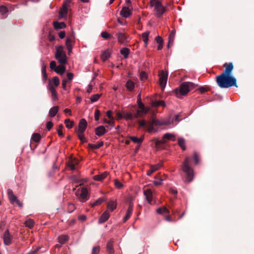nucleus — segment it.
<instances>
[{"instance_id":"nucleus-1","label":"nucleus","mask_w":254,"mask_h":254,"mask_svg":"<svg viewBox=\"0 0 254 254\" xmlns=\"http://www.w3.org/2000/svg\"><path fill=\"white\" fill-rule=\"evenodd\" d=\"M216 82L218 86L222 88L237 86L236 78L231 75L224 73H221L216 76Z\"/></svg>"},{"instance_id":"nucleus-2","label":"nucleus","mask_w":254,"mask_h":254,"mask_svg":"<svg viewBox=\"0 0 254 254\" xmlns=\"http://www.w3.org/2000/svg\"><path fill=\"white\" fill-rule=\"evenodd\" d=\"M168 5L165 6L162 5L161 0H150V6L153 9L155 14L158 16H161L166 11V8Z\"/></svg>"},{"instance_id":"nucleus-3","label":"nucleus","mask_w":254,"mask_h":254,"mask_svg":"<svg viewBox=\"0 0 254 254\" xmlns=\"http://www.w3.org/2000/svg\"><path fill=\"white\" fill-rule=\"evenodd\" d=\"M190 159L186 157L183 162L182 169L186 175V181L190 182L193 178V171L190 166Z\"/></svg>"},{"instance_id":"nucleus-4","label":"nucleus","mask_w":254,"mask_h":254,"mask_svg":"<svg viewBox=\"0 0 254 254\" xmlns=\"http://www.w3.org/2000/svg\"><path fill=\"white\" fill-rule=\"evenodd\" d=\"M193 87V84L191 82H184L180 85L179 89H176L174 91L177 97L179 95H185Z\"/></svg>"},{"instance_id":"nucleus-5","label":"nucleus","mask_w":254,"mask_h":254,"mask_svg":"<svg viewBox=\"0 0 254 254\" xmlns=\"http://www.w3.org/2000/svg\"><path fill=\"white\" fill-rule=\"evenodd\" d=\"M56 50V52L55 56L56 59L58 60L60 64H65L66 63L67 60L63 47L62 46H57Z\"/></svg>"},{"instance_id":"nucleus-6","label":"nucleus","mask_w":254,"mask_h":254,"mask_svg":"<svg viewBox=\"0 0 254 254\" xmlns=\"http://www.w3.org/2000/svg\"><path fill=\"white\" fill-rule=\"evenodd\" d=\"M137 104L138 106V109L136 114H134L135 118H137L138 116H141L142 115L146 114L149 110V108L145 107L144 104L142 103L140 99V95L138 96Z\"/></svg>"},{"instance_id":"nucleus-7","label":"nucleus","mask_w":254,"mask_h":254,"mask_svg":"<svg viewBox=\"0 0 254 254\" xmlns=\"http://www.w3.org/2000/svg\"><path fill=\"white\" fill-rule=\"evenodd\" d=\"M76 195L79 197V199L81 202H85L89 198L88 191L85 188L78 189Z\"/></svg>"},{"instance_id":"nucleus-8","label":"nucleus","mask_w":254,"mask_h":254,"mask_svg":"<svg viewBox=\"0 0 254 254\" xmlns=\"http://www.w3.org/2000/svg\"><path fill=\"white\" fill-rule=\"evenodd\" d=\"M168 73L167 71L163 70H161L159 72V83L162 90L164 89L166 86L168 78Z\"/></svg>"},{"instance_id":"nucleus-9","label":"nucleus","mask_w":254,"mask_h":254,"mask_svg":"<svg viewBox=\"0 0 254 254\" xmlns=\"http://www.w3.org/2000/svg\"><path fill=\"white\" fill-rule=\"evenodd\" d=\"M71 0H65L63 4L62 7L59 11V15L61 18H65L67 16L68 8Z\"/></svg>"},{"instance_id":"nucleus-10","label":"nucleus","mask_w":254,"mask_h":254,"mask_svg":"<svg viewBox=\"0 0 254 254\" xmlns=\"http://www.w3.org/2000/svg\"><path fill=\"white\" fill-rule=\"evenodd\" d=\"M117 36L118 42L121 44H126L130 40L128 36L124 33H119Z\"/></svg>"},{"instance_id":"nucleus-11","label":"nucleus","mask_w":254,"mask_h":254,"mask_svg":"<svg viewBox=\"0 0 254 254\" xmlns=\"http://www.w3.org/2000/svg\"><path fill=\"white\" fill-rule=\"evenodd\" d=\"M13 237L9 234L8 230H6L3 236V243L5 245H9L12 243Z\"/></svg>"},{"instance_id":"nucleus-12","label":"nucleus","mask_w":254,"mask_h":254,"mask_svg":"<svg viewBox=\"0 0 254 254\" xmlns=\"http://www.w3.org/2000/svg\"><path fill=\"white\" fill-rule=\"evenodd\" d=\"M132 13V9L129 8V5L127 6H123L121 12L120 14L125 18L129 17Z\"/></svg>"},{"instance_id":"nucleus-13","label":"nucleus","mask_w":254,"mask_h":254,"mask_svg":"<svg viewBox=\"0 0 254 254\" xmlns=\"http://www.w3.org/2000/svg\"><path fill=\"white\" fill-rule=\"evenodd\" d=\"M153 123H155V126H164L171 124L172 121L170 118L163 120L153 119Z\"/></svg>"},{"instance_id":"nucleus-14","label":"nucleus","mask_w":254,"mask_h":254,"mask_svg":"<svg viewBox=\"0 0 254 254\" xmlns=\"http://www.w3.org/2000/svg\"><path fill=\"white\" fill-rule=\"evenodd\" d=\"M48 88L51 92L52 99L54 100H58V97L57 92L56 90V88L55 87H54L53 84H52V82H50L49 83Z\"/></svg>"},{"instance_id":"nucleus-15","label":"nucleus","mask_w":254,"mask_h":254,"mask_svg":"<svg viewBox=\"0 0 254 254\" xmlns=\"http://www.w3.org/2000/svg\"><path fill=\"white\" fill-rule=\"evenodd\" d=\"M87 126L86 121L84 119H82L80 120L78 124V128L77 132L84 133Z\"/></svg>"},{"instance_id":"nucleus-16","label":"nucleus","mask_w":254,"mask_h":254,"mask_svg":"<svg viewBox=\"0 0 254 254\" xmlns=\"http://www.w3.org/2000/svg\"><path fill=\"white\" fill-rule=\"evenodd\" d=\"M79 163V160L76 158H70L67 163V166L71 170L76 169V166Z\"/></svg>"},{"instance_id":"nucleus-17","label":"nucleus","mask_w":254,"mask_h":254,"mask_svg":"<svg viewBox=\"0 0 254 254\" xmlns=\"http://www.w3.org/2000/svg\"><path fill=\"white\" fill-rule=\"evenodd\" d=\"M223 66L225 67V70L222 73H224L226 75H231V73L233 69V65L232 63H225L224 64Z\"/></svg>"},{"instance_id":"nucleus-18","label":"nucleus","mask_w":254,"mask_h":254,"mask_svg":"<svg viewBox=\"0 0 254 254\" xmlns=\"http://www.w3.org/2000/svg\"><path fill=\"white\" fill-rule=\"evenodd\" d=\"M143 193L147 202L149 204H151L153 199V193L151 190L149 189L145 190H144Z\"/></svg>"},{"instance_id":"nucleus-19","label":"nucleus","mask_w":254,"mask_h":254,"mask_svg":"<svg viewBox=\"0 0 254 254\" xmlns=\"http://www.w3.org/2000/svg\"><path fill=\"white\" fill-rule=\"evenodd\" d=\"M110 214L109 212L106 210L105 211L101 216L99 219V223H103L106 222L109 218Z\"/></svg>"},{"instance_id":"nucleus-20","label":"nucleus","mask_w":254,"mask_h":254,"mask_svg":"<svg viewBox=\"0 0 254 254\" xmlns=\"http://www.w3.org/2000/svg\"><path fill=\"white\" fill-rule=\"evenodd\" d=\"M95 131V134L99 136L104 134L107 132L105 127L102 126L97 127Z\"/></svg>"},{"instance_id":"nucleus-21","label":"nucleus","mask_w":254,"mask_h":254,"mask_svg":"<svg viewBox=\"0 0 254 254\" xmlns=\"http://www.w3.org/2000/svg\"><path fill=\"white\" fill-rule=\"evenodd\" d=\"M161 166V164H158L155 165L151 166L150 169L147 171V175L150 176L153 172L158 170Z\"/></svg>"},{"instance_id":"nucleus-22","label":"nucleus","mask_w":254,"mask_h":254,"mask_svg":"<svg viewBox=\"0 0 254 254\" xmlns=\"http://www.w3.org/2000/svg\"><path fill=\"white\" fill-rule=\"evenodd\" d=\"M133 210V205L131 203L129 204V207L126 213V215L124 218V222L127 221L130 217Z\"/></svg>"},{"instance_id":"nucleus-23","label":"nucleus","mask_w":254,"mask_h":254,"mask_svg":"<svg viewBox=\"0 0 254 254\" xmlns=\"http://www.w3.org/2000/svg\"><path fill=\"white\" fill-rule=\"evenodd\" d=\"M65 71V67L64 65V64H61L60 65L57 66L55 70V71L60 74L62 75L63 74Z\"/></svg>"},{"instance_id":"nucleus-24","label":"nucleus","mask_w":254,"mask_h":254,"mask_svg":"<svg viewBox=\"0 0 254 254\" xmlns=\"http://www.w3.org/2000/svg\"><path fill=\"white\" fill-rule=\"evenodd\" d=\"M59 110V107L58 106L53 107L50 109L49 114L51 117H55Z\"/></svg>"},{"instance_id":"nucleus-25","label":"nucleus","mask_w":254,"mask_h":254,"mask_svg":"<svg viewBox=\"0 0 254 254\" xmlns=\"http://www.w3.org/2000/svg\"><path fill=\"white\" fill-rule=\"evenodd\" d=\"M107 175H108V173L106 172L101 174L94 176L93 177V179L95 181H102L105 178L107 177Z\"/></svg>"},{"instance_id":"nucleus-26","label":"nucleus","mask_w":254,"mask_h":254,"mask_svg":"<svg viewBox=\"0 0 254 254\" xmlns=\"http://www.w3.org/2000/svg\"><path fill=\"white\" fill-rule=\"evenodd\" d=\"M7 195L9 199L11 202L13 203L15 202V200H17L16 196L13 194L12 190L10 189L7 190Z\"/></svg>"},{"instance_id":"nucleus-27","label":"nucleus","mask_w":254,"mask_h":254,"mask_svg":"<svg viewBox=\"0 0 254 254\" xmlns=\"http://www.w3.org/2000/svg\"><path fill=\"white\" fill-rule=\"evenodd\" d=\"M124 118L126 120H132L135 118L134 115H133L131 112L129 111H123Z\"/></svg>"},{"instance_id":"nucleus-28","label":"nucleus","mask_w":254,"mask_h":254,"mask_svg":"<svg viewBox=\"0 0 254 254\" xmlns=\"http://www.w3.org/2000/svg\"><path fill=\"white\" fill-rule=\"evenodd\" d=\"M53 26L55 29H63L66 27V25L64 22H59L58 21L53 23Z\"/></svg>"},{"instance_id":"nucleus-29","label":"nucleus","mask_w":254,"mask_h":254,"mask_svg":"<svg viewBox=\"0 0 254 254\" xmlns=\"http://www.w3.org/2000/svg\"><path fill=\"white\" fill-rule=\"evenodd\" d=\"M163 138L166 140V142L167 140H172L175 141V136L174 134L170 133H165L163 136Z\"/></svg>"},{"instance_id":"nucleus-30","label":"nucleus","mask_w":254,"mask_h":254,"mask_svg":"<svg viewBox=\"0 0 254 254\" xmlns=\"http://www.w3.org/2000/svg\"><path fill=\"white\" fill-rule=\"evenodd\" d=\"M107 251L111 254H113L114 253L113 249V241L110 240L107 243L106 246Z\"/></svg>"},{"instance_id":"nucleus-31","label":"nucleus","mask_w":254,"mask_h":254,"mask_svg":"<svg viewBox=\"0 0 254 254\" xmlns=\"http://www.w3.org/2000/svg\"><path fill=\"white\" fill-rule=\"evenodd\" d=\"M110 56V52L108 50H106L102 52L101 55V59L103 61L105 62L107 60L109 59Z\"/></svg>"},{"instance_id":"nucleus-32","label":"nucleus","mask_w":254,"mask_h":254,"mask_svg":"<svg viewBox=\"0 0 254 254\" xmlns=\"http://www.w3.org/2000/svg\"><path fill=\"white\" fill-rule=\"evenodd\" d=\"M126 86L128 91H131L134 88V83L131 80H128L126 84Z\"/></svg>"},{"instance_id":"nucleus-33","label":"nucleus","mask_w":254,"mask_h":254,"mask_svg":"<svg viewBox=\"0 0 254 254\" xmlns=\"http://www.w3.org/2000/svg\"><path fill=\"white\" fill-rule=\"evenodd\" d=\"M129 138L133 142L140 144L143 140L144 136H142L140 138H137L135 136H130Z\"/></svg>"},{"instance_id":"nucleus-34","label":"nucleus","mask_w":254,"mask_h":254,"mask_svg":"<svg viewBox=\"0 0 254 254\" xmlns=\"http://www.w3.org/2000/svg\"><path fill=\"white\" fill-rule=\"evenodd\" d=\"M117 207V203L115 201H110L107 205V208L111 211H113Z\"/></svg>"},{"instance_id":"nucleus-35","label":"nucleus","mask_w":254,"mask_h":254,"mask_svg":"<svg viewBox=\"0 0 254 254\" xmlns=\"http://www.w3.org/2000/svg\"><path fill=\"white\" fill-rule=\"evenodd\" d=\"M154 126H155V123H153V119H152L151 120V121L147 125V130L148 132L151 133V132H155L156 131V130L153 127Z\"/></svg>"},{"instance_id":"nucleus-36","label":"nucleus","mask_w":254,"mask_h":254,"mask_svg":"<svg viewBox=\"0 0 254 254\" xmlns=\"http://www.w3.org/2000/svg\"><path fill=\"white\" fill-rule=\"evenodd\" d=\"M149 33L150 32L149 31H146L142 34V38L143 39V42L145 43V47H146L148 44V40Z\"/></svg>"},{"instance_id":"nucleus-37","label":"nucleus","mask_w":254,"mask_h":254,"mask_svg":"<svg viewBox=\"0 0 254 254\" xmlns=\"http://www.w3.org/2000/svg\"><path fill=\"white\" fill-rule=\"evenodd\" d=\"M51 82L55 88L58 87L60 84V80L57 76L54 77L52 80H50L49 83Z\"/></svg>"},{"instance_id":"nucleus-38","label":"nucleus","mask_w":254,"mask_h":254,"mask_svg":"<svg viewBox=\"0 0 254 254\" xmlns=\"http://www.w3.org/2000/svg\"><path fill=\"white\" fill-rule=\"evenodd\" d=\"M68 240V237L67 235H61L58 238V241L61 244H64Z\"/></svg>"},{"instance_id":"nucleus-39","label":"nucleus","mask_w":254,"mask_h":254,"mask_svg":"<svg viewBox=\"0 0 254 254\" xmlns=\"http://www.w3.org/2000/svg\"><path fill=\"white\" fill-rule=\"evenodd\" d=\"M175 38V32L172 31L170 33L169 35V42L168 44V47H169L170 45H172L174 42Z\"/></svg>"},{"instance_id":"nucleus-40","label":"nucleus","mask_w":254,"mask_h":254,"mask_svg":"<svg viewBox=\"0 0 254 254\" xmlns=\"http://www.w3.org/2000/svg\"><path fill=\"white\" fill-rule=\"evenodd\" d=\"M178 143L179 146L183 150H185L186 149L185 141L184 138L181 137L179 138L178 139Z\"/></svg>"},{"instance_id":"nucleus-41","label":"nucleus","mask_w":254,"mask_h":254,"mask_svg":"<svg viewBox=\"0 0 254 254\" xmlns=\"http://www.w3.org/2000/svg\"><path fill=\"white\" fill-rule=\"evenodd\" d=\"M104 201H105V199L103 198L100 197L98 199H97L95 202L91 203V205L92 207L98 206V205H100Z\"/></svg>"},{"instance_id":"nucleus-42","label":"nucleus","mask_w":254,"mask_h":254,"mask_svg":"<svg viewBox=\"0 0 254 254\" xmlns=\"http://www.w3.org/2000/svg\"><path fill=\"white\" fill-rule=\"evenodd\" d=\"M156 212L158 214H163L164 213H169V210L166 207L163 206L162 207L158 208L156 210Z\"/></svg>"},{"instance_id":"nucleus-43","label":"nucleus","mask_w":254,"mask_h":254,"mask_svg":"<svg viewBox=\"0 0 254 254\" xmlns=\"http://www.w3.org/2000/svg\"><path fill=\"white\" fill-rule=\"evenodd\" d=\"M90 147L94 149H98L103 145V141H99L96 144H90Z\"/></svg>"},{"instance_id":"nucleus-44","label":"nucleus","mask_w":254,"mask_h":254,"mask_svg":"<svg viewBox=\"0 0 254 254\" xmlns=\"http://www.w3.org/2000/svg\"><path fill=\"white\" fill-rule=\"evenodd\" d=\"M64 123L66 127L68 128H72L74 125V122L73 121H71L69 119L65 120Z\"/></svg>"},{"instance_id":"nucleus-45","label":"nucleus","mask_w":254,"mask_h":254,"mask_svg":"<svg viewBox=\"0 0 254 254\" xmlns=\"http://www.w3.org/2000/svg\"><path fill=\"white\" fill-rule=\"evenodd\" d=\"M34 222L31 219H29L25 222V225L26 227L32 228L34 226Z\"/></svg>"},{"instance_id":"nucleus-46","label":"nucleus","mask_w":254,"mask_h":254,"mask_svg":"<svg viewBox=\"0 0 254 254\" xmlns=\"http://www.w3.org/2000/svg\"><path fill=\"white\" fill-rule=\"evenodd\" d=\"M32 139L34 142H38L40 140L41 135L39 133H35L32 135Z\"/></svg>"},{"instance_id":"nucleus-47","label":"nucleus","mask_w":254,"mask_h":254,"mask_svg":"<svg viewBox=\"0 0 254 254\" xmlns=\"http://www.w3.org/2000/svg\"><path fill=\"white\" fill-rule=\"evenodd\" d=\"M140 80L142 81H145L147 78V73L144 71H141L139 74Z\"/></svg>"},{"instance_id":"nucleus-48","label":"nucleus","mask_w":254,"mask_h":254,"mask_svg":"<svg viewBox=\"0 0 254 254\" xmlns=\"http://www.w3.org/2000/svg\"><path fill=\"white\" fill-rule=\"evenodd\" d=\"M165 104L163 101H158L153 102L152 103V106L153 107H158V106H165Z\"/></svg>"},{"instance_id":"nucleus-49","label":"nucleus","mask_w":254,"mask_h":254,"mask_svg":"<svg viewBox=\"0 0 254 254\" xmlns=\"http://www.w3.org/2000/svg\"><path fill=\"white\" fill-rule=\"evenodd\" d=\"M101 96V94H97L93 95L90 97L91 101L93 102H95L99 100Z\"/></svg>"},{"instance_id":"nucleus-50","label":"nucleus","mask_w":254,"mask_h":254,"mask_svg":"<svg viewBox=\"0 0 254 254\" xmlns=\"http://www.w3.org/2000/svg\"><path fill=\"white\" fill-rule=\"evenodd\" d=\"M101 36L105 39H108L112 37L111 35L106 31L102 32L101 34Z\"/></svg>"},{"instance_id":"nucleus-51","label":"nucleus","mask_w":254,"mask_h":254,"mask_svg":"<svg viewBox=\"0 0 254 254\" xmlns=\"http://www.w3.org/2000/svg\"><path fill=\"white\" fill-rule=\"evenodd\" d=\"M69 83V81H68V79H66V78H64L62 80V87L64 90H67L68 88L67 87L66 84Z\"/></svg>"},{"instance_id":"nucleus-52","label":"nucleus","mask_w":254,"mask_h":254,"mask_svg":"<svg viewBox=\"0 0 254 254\" xmlns=\"http://www.w3.org/2000/svg\"><path fill=\"white\" fill-rule=\"evenodd\" d=\"M129 50L127 48H125L122 49L121 50V54L124 56L125 58H127L128 53H129Z\"/></svg>"},{"instance_id":"nucleus-53","label":"nucleus","mask_w":254,"mask_h":254,"mask_svg":"<svg viewBox=\"0 0 254 254\" xmlns=\"http://www.w3.org/2000/svg\"><path fill=\"white\" fill-rule=\"evenodd\" d=\"M75 209V205L72 203H69L67 206V211L69 213L72 212Z\"/></svg>"},{"instance_id":"nucleus-54","label":"nucleus","mask_w":254,"mask_h":254,"mask_svg":"<svg viewBox=\"0 0 254 254\" xmlns=\"http://www.w3.org/2000/svg\"><path fill=\"white\" fill-rule=\"evenodd\" d=\"M78 134V137L79 139L82 141V142H84L86 141V139L85 137H84V133H81L80 132H77Z\"/></svg>"},{"instance_id":"nucleus-55","label":"nucleus","mask_w":254,"mask_h":254,"mask_svg":"<svg viewBox=\"0 0 254 254\" xmlns=\"http://www.w3.org/2000/svg\"><path fill=\"white\" fill-rule=\"evenodd\" d=\"M78 134V137L79 139L82 141V142H84L86 141V139L85 137H84V133H81L80 132H77Z\"/></svg>"},{"instance_id":"nucleus-56","label":"nucleus","mask_w":254,"mask_h":254,"mask_svg":"<svg viewBox=\"0 0 254 254\" xmlns=\"http://www.w3.org/2000/svg\"><path fill=\"white\" fill-rule=\"evenodd\" d=\"M100 251L99 246H95L92 248L91 254H98Z\"/></svg>"},{"instance_id":"nucleus-57","label":"nucleus","mask_w":254,"mask_h":254,"mask_svg":"<svg viewBox=\"0 0 254 254\" xmlns=\"http://www.w3.org/2000/svg\"><path fill=\"white\" fill-rule=\"evenodd\" d=\"M103 123L107 124L113 127L114 125L115 122H114V120H111V119L107 120V119H104L103 120Z\"/></svg>"},{"instance_id":"nucleus-58","label":"nucleus","mask_w":254,"mask_h":254,"mask_svg":"<svg viewBox=\"0 0 254 254\" xmlns=\"http://www.w3.org/2000/svg\"><path fill=\"white\" fill-rule=\"evenodd\" d=\"M115 186L117 189H121L123 187L122 183L117 180H115Z\"/></svg>"},{"instance_id":"nucleus-59","label":"nucleus","mask_w":254,"mask_h":254,"mask_svg":"<svg viewBox=\"0 0 254 254\" xmlns=\"http://www.w3.org/2000/svg\"><path fill=\"white\" fill-rule=\"evenodd\" d=\"M57 66L56 65V63L55 61H53L50 63V67L51 69L55 70V69L56 68Z\"/></svg>"},{"instance_id":"nucleus-60","label":"nucleus","mask_w":254,"mask_h":254,"mask_svg":"<svg viewBox=\"0 0 254 254\" xmlns=\"http://www.w3.org/2000/svg\"><path fill=\"white\" fill-rule=\"evenodd\" d=\"M100 112L99 110H96L95 111V115H94L95 121H97L99 120V117H100Z\"/></svg>"},{"instance_id":"nucleus-61","label":"nucleus","mask_w":254,"mask_h":254,"mask_svg":"<svg viewBox=\"0 0 254 254\" xmlns=\"http://www.w3.org/2000/svg\"><path fill=\"white\" fill-rule=\"evenodd\" d=\"M72 39L71 38H67L65 42L66 47L70 48V46H72Z\"/></svg>"},{"instance_id":"nucleus-62","label":"nucleus","mask_w":254,"mask_h":254,"mask_svg":"<svg viewBox=\"0 0 254 254\" xmlns=\"http://www.w3.org/2000/svg\"><path fill=\"white\" fill-rule=\"evenodd\" d=\"M62 128H63V126L62 125H60L59 126V127L58 129V135L61 136V137H63V135H64V134H63V130H62Z\"/></svg>"},{"instance_id":"nucleus-63","label":"nucleus","mask_w":254,"mask_h":254,"mask_svg":"<svg viewBox=\"0 0 254 254\" xmlns=\"http://www.w3.org/2000/svg\"><path fill=\"white\" fill-rule=\"evenodd\" d=\"M42 74H45L46 73V65L43 63L42 65L41 69Z\"/></svg>"},{"instance_id":"nucleus-64","label":"nucleus","mask_w":254,"mask_h":254,"mask_svg":"<svg viewBox=\"0 0 254 254\" xmlns=\"http://www.w3.org/2000/svg\"><path fill=\"white\" fill-rule=\"evenodd\" d=\"M67 78L66 79H68V81L70 82L73 78V74L72 73L68 72L67 73Z\"/></svg>"}]
</instances>
